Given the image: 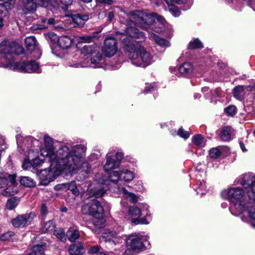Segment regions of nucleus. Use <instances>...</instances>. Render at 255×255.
<instances>
[{"label": "nucleus", "instance_id": "f257e3e1", "mask_svg": "<svg viewBox=\"0 0 255 255\" xmlns=\"http://www.w3.org/2000/svg\"><path fill=\"white\" fill-rule=\"evenodd\" d=\"M45 146L41 150V155L51 163V166L59 169H65L70 172L78 170L81 167L86 147L82 144L67 143L61 146L55 152L53 141L48 135H45Z\"/></svg>", "mask_w": 255, "mask_h": 255}, {"label": "nucleus", "instance_id": "f03ea898", "mask_svg": "<svg viewBox=\"0 0 255 255\" xmlns=\"http://www.w3.org/2000/svg\"><path fill=\"white\" fill-rule=\"evenodd\" d=\"M126 34L122 38V46L128 52V57L131 63L138 67H145L154 61L153 57L147 52L138 41L132 38H144V34L133 26L127 28Z\"/></svg>", "mask_w": 255, "mask_h": 255}, {"label": "nucleus", "instance_id": "7ed1b4c3", "mask_svg": "<svg viewBox=\"0 0 255 255\" xmlns=\"http://www.w3.org/2000/svg\"><path fill=\"white\" fill-rule=\"evenodd\" d=\"M222 195L224 198L230 200V211L233 215L248 216L252 221L255 219V208L250 206L248 191L246 195L240 187L231 188L224 190Z\"/></svg>", "mask_w": 255, "mask_h": 255}, {"label": "nucleus", "instance_id": "20e7f679", "mask_svg": "<svg viewBox=\"0 0 255 255\" xmlns=\"http://www.w3.org/2000/svg\"><path fill=\"white\" fill-rule=\"evenodd\" d=\"M13 48L5 43L0 44L1 61L0 66L18 70L21 72L40 73L41 70L39 64L34 61L26 63L14 62L12 55Z\"/></svg>", "mask_w": 255, "mask_h": 255}, {"label": "nucleus", "instance_id": "39448f33", "mask_svg": "<svg viewBox=\"0 0 255 255\" xmlns=\"http://www.w3.org/2000/svg\"><path fill=\"white\" fill-rule=\"evenodd\" d=\"M131 15L136 23L141 28L147 30L154 22L155 19L163 23L164 18L156 13H147L140 10L131 12Z\"/></svg>", "mask_w": 255, "mask_h": 255}, {"label": "nucleus", "instance_id": "423d86ee", "mask_svg": "<svg viewBox=\"0 0 255 255\" xmlns=\"http://www.w3.org/2000/svg\"><path fill=\"white\" fill-rule=\"evenodd\" d=\"M14 175L4 174L0 175V188H4L5 186L8 185V187L2 192L3 196H9L17 193V190Z\"/></svg>", "mask_w": 255, "mask_h": 255}, {"label": "nucleus", "instance_id": "0eeeda50", "mask_svg": "<svg viewBox=\"0 0 255 255\" xmlns=\"http://www.w3.org/2000/svg\"><path fill=\"white\" fill-rule=\"evenodd\" d=\"M123 237L125 238L123 240L126 241L127 247L134 251L142 249L144 242L148 239V236L139 234H131L128 236L125 235Z\"/></svg>", "mask_w": 255, "mask_h": 255}, {"label": "nucleus", "instance_id": "6e6552de", "mask_svg": "<svg viewBox=\"0 0 255 255\" xmlns=\"http://www.w3.org/2000/svg\"><path fill=\"white\" fill-rule=\"evenodd\" d=\"M129 215L132 218L131 222L135 224H148L151 219L148 212L143 218H140L141 215V211L140 208L136 206H131L128 210Z\"/></svg>", "mask_w": 255, "mask_h": 255}, {"label": "nucleus", "instance_id": "1a4fd4ad", "mask_svg": "<svg viewBox=\"0 0 255 255\" xmlns=\"http://www.w3.org/2000/svg\"><path fill=\"white\" fill-rule=\"evenodd\" d=\"M105 205L102 206L98 200H94L92 203H88L82 207V212L84 214H89L93 216L98 215L102 216L104 214V208Z\"/></svg>", "mask_w": 255, "mask_h": 255}, {"label": "nucleus", "instance_id": "9d476101", "mask_svg": "<svg viewBox=\"0 0 255 255\" xmlns=\"http://www.w3.org/2000/svg\"><path fill=\"white\" fill-rule=\"evenodd\" d=\"M103 58L102 55L100 53L99 50L91 58L90 64H89L88 60H85L83 62L69 63V65L70 67L76 68L86 67L89 66H91L93 67H99L103 60Z\"/></svg>", "mask_w": 255, "mask_h": 255}, {"label": "nucleus", "instance_id": "9b49d317", "mask_svg": "<svg viewBox=\"0 0 255 255\" xmlns=\"http://www.w3.org/2000/svg\"><path fill=\"white\" fill-rule=\"evenodd\" d=\"M53 170L58 171H65V172H69L68 171H66L65 169H59L56 168H54L53 166H51V163L50 162V169H44L43 170H42L39 173L38 176L40 179V184L45 186L48 185L50 182L53 181V180L54 179V177L53 176ZM75 172V171H74V172ZM69 173L70 172H69ZM71 173H73L74 172Z\"/></svg>", "mask_w": 255, "mask_h": 255}, {"label": "nucleus", "instance_id": "f8f14e48", "mask_svg": "<svg viewBox=\"0 0 255 255\" xmlns=\"http://www.w3.org/2000/svg\"><path fill=\"white\" fill-rule=\"evenodd\" d=\"M117 51V43L116 39L111 37L107 38L102 48L104 54L107 57H111L113 56Z\"/></svg>", "mask_w": 255, "mask_h": 255}, {"label": "nucleus", "instance_id": "ddd939ff", "mask_svg": "<svg viewBox=\"0 0 255 255\" xmlns=\"http://www.w3.org/2000/svg\"><path fill=\"white\" fill-rule=\"evenodd\" d=\"M35 216L34 213L32 212L18 215L12 220L11 223L15 228L23 227L29 225Z\"/></svg>", "mask_w": 255, "mask_h": 255}, {"label": "nucleus", "instance_id": "4468645a", "mask_svg": "<svg viewBox=\"0 0 255 255\" xmlns=\"http://www.w3.org/2000/svg\"><path fill=\"white\" fill-rule=\"evenodd\" d=\"M241 184L243 187L251 186V191L250 192V197L255 196V175L251 173L244 174L241 181Z\"/></svg>", "mask_w": 255, "mask_h": 255}, {"label": "nucleus", "instance_id": "2eb2a0df", "mask_svg": "<svg viewBox=\"0 0 255 255\" xmlns=\"http://www.w3.org/2000/svg\"><path fill=\"white\" fill-rule=\"evenodd\" d=\"M115 192H117L119 194H123L124 197L128 200L131 203H134L137 201L138 198L135 194L128 192L126 188L120 185H118L117 188L114 190Z\"/></svg>", "mask_w": 255, "mask_h": 255}, {"label": "nucleus", "instance_id": "dca6fc26", "mask_svg": "<svg viewBox=\"0 0 255 255\" xmlns=\"http://www.w3.org/2000/svg\"><path fill=\"white\" fill-rule=\"evenodd\" d=\"M123 238L116 232L109 230L105 231L102 235V238L105 239L106 242L112 241L115 243L121 242Z\"/></svg>", "mask_w": 255, "mask_h": 255}, {"label": "nucleus", "instance_id": "f3484780", "mask_svg": "<svg viewBox=\"0 0 255 255\" xmlns=\"http://www.w3.org/2000/svg\"><path fill=\"white\" fill-rule=\"evenodd\" d=\"M69 16L71 17V21L75 24L74 26L83 25L89 19L88 15H81L75 12L72 13Z\"/></svg>", "mask_w": 255, "mask_h": 255}, {"label": "nucleus", "instance_id": "a211bd4d", "mask_svg": "<svg viewBox=\"0 0 255 255\" xmlns=\"http://www.w3.org/2000/svg\"><path fill=\"white\" fill-rule=\"evenodd\" d=\"M107 161L104 166V169L106 171L115 169L119 166V161H116L112 157L110 153L106 155Z\"/></svg>", "mask_w": 255, "mask_h": 255}, {"label": "nucleus", "instance_id": "6ab92c4d", "mask_svg": "<svg viewBox=\"0 0 255 255\" xmlns=\"http://www.w3.org/2000/svg\"><path fill=\"white\" fill-rule=\"evenodd\" d=\"M84 251L83 245L81 242L71 245L69 249V252L71 255H80Z\"/></svg>", "mask_w": 255, "mask_h": 255}, {"label": "nucleus", "instance_id": "aec40b11", "mask_svg": "<svg viewBox=\"0 0 255 255\" xmlns=\"http://www.w3.org/2000/svg\"><path fill=\"white\" fill-rule=\"evenodd\" d=\"M72 43V40L69 36H62L58 40V44L60 47L63 49L70 47Z\"/></svg>", "mask_w": 255, "mask_h": 255}, {"label": "nucleus", "instance_id": "412c9836", "mask_svg": "<svg viewBox=\"0 0 255 255\" xmlns=\"http://www.w3.org/2000/svg\"><path fill=\"white\" fill-rule=\"evenodd\" d=\"M150 38L153 39L158 45L162 47H166L170 46L169 42L164 38H160L155 34L150 33Z\"/></svg>", "mask_w": 255, "mask_h": 255}, {"label": "nucleus", "instance_id": "4be33fe9", "mask_svg": "<svg viewBox=\"0 0 255 255\" xmlns=\"http://www.w3.org/2000/svg\"><path fill=\"white\" fill-rule=\"evenodd\" d=\"M99 50V47L95 44H93V45H85L83 47L81 53L85 56L89 54L93 56Z\"/></svg>", "mask_w": 255, "mask_h": 255}, {"label": "nucleus", "instance_id": "5701e85b", "mask_svg": "<svg viewBox=\"0 0 255 255\" xmlns=\"http://www.w3.org/2000/svg\"><path fill=\"white\" fill-rule=\"evenodd\" d=\"M66 235L69 240L71 242L75 241L80 237L79 231L72 227L69 229L67 232Z\"/></svg>", "mask_w": 255, "mask_h": 255}, {"label": "nucleus", "instance_id": "b1692460", "mask_svg": "<svg viewBox=\"0 0 255 255\" xmlns=\"http://www.w3.org/2000/svg\"><path fill=\"white\" fill-rule=\"evenodd\" d=\"M193 143L198 146L202 148L205 146L206 144V140L204 137L201 134H197L193 136L192 138Z\"/></svg>", "mask_w": 255, "mask_h": 255}, {"label": "nucleus", "instance_id": "393cba45", "mask_svg": "<svg viewBox=\"0 0 255 255\" xmlns=\"http://www.w3.org/2000/svg\"><path fill=\"white\" fill-rule=\"evenodd\" d=\"M98 215L96 216H94L92 219V223L94 226L97 228H102L104 226L105 220L103 218V215L100 216Z\"/></svg>", "mask_w": 255, "mask_h": 255}, {"label": "nucleus", "instance_id": "a878e982", "mask_svg": "<svg viewBox=\"0 0 255 255\" xmlns=\"http://www.w3.org/2000/svg\"><path fill=\"white\" fill-rule=\"evenodd\" d=\"M121 175L122 178L126 182H129L134 177V173L127 169L121 170Z\"/></svg>", "mask_w": 255, "mask_h": 255}, {"label": "nucleus", "instance_id": "bb28decb", "mask_svg": "<svg viewBox=\"0 0 255 255\" xmlns=\"http://www.w3.org/2000/svg\"><path fill=\"white\" fill-rule=\"evenodd\" d=\"M193 67L190 63H184L179 68V71L182 74H188L192 72Z\"/></svg>", "mask_w": 255, "mask_h": 255}, {"label": "nucleus", "instance_id": "cd10ccee", "mask_svg": "<svg viewBox=\"0 0 255 255\" xmlns=\"http://www.w3.org/2000/svg\"><path fill=\"white\" fill-rule=\"evenodd\" d=\"M244 90L243 86L239 85L235 87L233 90L234 97L239 100H242L243 99V93Z\"/></svg>", "mask_w": 255, "mask_h": 255}, {"label": "nucleus", "instance_id": "c85d7f7f", "mask_svg": "<svg viewBox=\"0 0 255 255\" xmlns=\"http://www.w3.org/2000/svg\"><path fill=\"white\" fill-rule=\"evenodd\" d=\"M231 128L229 127H225L220 134V138L224 141H228L231 138Z\"/></svg>", "mask_w": 255, "mask_h": 255}, {"label": "nucleus", "instance_id": "c756f323", "mask_svg": "<svg viewBox=\"0 0 255 255\" xmlns=\"http://www.w3.org/2000/svg\"><path fill=\"white\" fill-rule=\"evenodd\" d=\"M55 224L52 221H49L44 223L41 228V231L43 233L54 232Z\"/></svg>", "mask_w": 255, "mask_h": 255}, {"label": "nucleus", "instance_id": "7c9ffc66", "mask_svg": "<svg viewBox=\"0 0 255 255\" xmlns=\"http://www.w3.org/2000/svg\"><path fill=\"white\" fill-rule=\"evenodd\" d=\"M36 40L34 36L27 37L25 39V44L27 48L29 50H33L36 46Z\"/></svg>", "mask_w": 255, "mask_h": 255}, {"label": "nucleus", "instance_id": "2f4dec72", "mask_svg": "<svg viewBox=\"0 0 255 255\" xmlns=\"http://www.w3.org/2000/svg\"><path fill=\"white\" fill-rule=\"evenodd\" d=\"M20 183L21 185L28 187H34L35 185L34 180L30 177L27 176L21 177L20 180Z\"/></svg>", "mask_w": 255, "mask_h": 255}, {"label": "nucleus", "instance_id": "473e14b6", "mask_svg": "<svg viewBox=\"0 0 255 255\" xmlns=\"http://www.w3.org/2000/svg\"><path fill=\"white\" fill-rule=\"evenodd\" d=\"M48 2L50 3L54 7H56L58 5L59 3H61L62 4L67 6L68 5H70L72 2L73 0H47Z\"/></svg>", "mask_w": 255, "mask_h": 255}, {"label": "nucleus", "instance_id": "72a5a7b5", "mask_svg": "<svg viewBox=\"0 0 255 255\" xmlns=\"http://www.w3.org/2000/svg\"><path fill=\"white\" fill-rule=\"evenodd\" d=\"M109 178L110 180L114 183H117L122 178L121 170L120 172L114 171L110 173Z\"/></svg>", "mask_w": 255, "mask_h": 255}, {"label": "nucleus", "instance_id": "f704fd0d", "mask_svg": "<svg viewBox=\"0 0 255 255\" xmlns=\"http://www.w3.org/2000/svg\"><path fill=\"white\" fill-rule=\"evenodd\" d=\"M97 39V38L94 34L81 36L79 37V39L80 40L79 42L90 43L94 42Z\"/></svg>", "mask_w": 255, "mask_h": 255}, {"label": "nucleus", "instance_id": "c9c22d12", "mask_svg": "<svg viewBox=\"0 0 255 255\" xmlns=\"http://www.w3.org/2000/svg\"><path fill=\"white\" fill-rule=\"evenodd\" d=\"M166 3L169 6V11L175 17L178 16L180 15V11L179 9L175 5L170 4L167 0H164Z\"/></svg>", "mask_w": 255, "mask_h": 255}, {"label": "nucleus", "instance_id": "e433bc0d", "mask_svg": "<svg viewBox=\"0 0 255 255\" xmlns=\"http://www.w3.org/2000/svg\"><path fill=\"white\" fill-rule=\"evenodd\" d=\"M53 232L54 235L62 242H65L66 240L65 234L63 229H57L54 230Z\"/></svg>", "mask_w": 255, "mask_h": 255}, {"label": "nucleus", "instance_id": "4c0bfd02", "mask_svg": "<svg viewBox=\"0 0 255 255\" xmlns=\"http://www.w3.org/2000/svg\"><path fill=\"white\" fill-rule=\"evenodd\" d=\"M18 199L15 197L8 199L6 203V207L9 210L13 209L18 204Z\"/></svg>", "mask_w": 255, "mask_h": 255}, {"label": "nucleus", "instance_id": "58836bf2", "mask_svg": "<svg viewBox=\"0 0 255 255\" xmlns=\"http://www.w3.org/2000/svg\"><path fill=\"white\" fill-rule=\"evenodd\" d=\"M202 47H203L202 44L198 39H195L191 41L188 45L189 49H197Z\"/></svg>", "mask_w": 255, "mask_h": 255}, {"label": "nucleus", "instance_id": "ea45409f", "mask_svg": "<svg viewBox=\"0 0 255 255\" xmlns=\"http://www.w3.org/2000/svg\"><path fill=\"white\" fill-rule=\"evenodd\" d=\"M221 148L218 147L211 149L209 154L211 158L216 159L221 155Z\"/></svg>", "mask_w": 255, "mask_h": 255}, {"label": "nucleus", "instance_id": "a19ab883", "mask_svg": "<svg viewBox=\"0 0 255 255\" xmlns=\"http://www.w3.org/2000/svg\"><path fill=\"white\" fill-rule=\"evenodd\" d=\"M106 192V190L104 188H99L93 190L91 194L93 196L99 198L103 196Z\"/></svg>", "mask_w": 255, "mask_h": 255}, {"label": "nucleus", "instance_id": "79ce46f5", "mask_svg": "<svg viewBox=\"0 0 255 255\" xmlns=\"http://www.w3.org/2000/svg\"><path fill=\"white\" fill-rule=\"evenodd\" d=\"M224 111L228 115L233 117L237 113V108L234 105H230L226 108Z\"/></svg>", "mask_w": 255, "mask_h": 255}, {"label": "nucleus", "instance_id": "37998d69", "mask_svg": "<svg viewBox=\"0 0 255 255\" xmlns=\"http://www.w3.org/2000/svg\"><path fill=\"white\" fill-rule=\"evenodd\" d=\"M14 233L12 232H7L1 235L0 239L2 241H10L12 240V237Z\"/></svg>", "mask_w": 255, "mask_h": 255}, {"label": "nucleus", "instance_id": "c03bdc74", "mask_svg": "<svg viewBox=\"0 0 255 255\" xmlns=\"http://www.w3.org/2000/svg\"><path fill=\"white\" fill-rule=\"evenodd\" d=\"M196 191L197 194H200L201 195H203L205 194L206 185L205 181H202L200 182V184Z\"/></svg>", "mask_w": 255, "mask_h": 255}, {"label": "nucleus", "instance_id": "a18cd8bd", "mask_svg": "<svg viewBox=\"0 0 255 255\" xmlns=\"http://www.w3.org/2000/svg\"><path fill=\"white\" fill-rule=\"evenodd\" d=\"M68 188L69 190H71L74 195H78L79 194L78 190L74 182L69 183L68 185Z\"/></svg>", "mask_w": 255, "mask_h": 255}, {"label": "nucleus", "instance_id": "49530a36", "mask_svg": "<svg viewBox=\"0 0 255 255\" xmlns=\"http://www.w3.org/2000/svg\"><path fill=\"white\" fill-rule=\"evenodd\" d=\"M177 134L184 139L188 138L190 136V133L187 131L184 130V129L182 128H180L178 131Z\"/></svg>", "mask_w": 255, "mask_h": 255}, {"label": "nucleus", "instance_id": "de8ad7c7", "mask_svg": "<svg viewBox=\"0 0 255 255\" xmlns=\"http://www.w3.org/2000/svg\"><path fill=\"white\" fill-rule=\"evenodd\" d=\"M246 189H248V196L250 200V206H252L255 208V206L253 205L255 203V197H250V192L251 191V188L250 186L248 187H244Z\"/></svg>", "mask_w": 255, "mask_h": 255}, {"label": "nucleus", "instance_id": "09e8293b", "mask_svg": "<svg viewBox=\"0 0 255 255\" xmlns=\"http://www.w3.org/2000/svg\"><path fill=\"white\" fill-rule=\"evenodd\" d=\"M31 163L32 166L35 167L40 166L43 163V161L42 160L40 159L39 157H36L35 158L32 160Z\"/></svg>", "mask_w": 255, "mask_h": 255}, {"label": "nucleus", "instance_id": "8fccbe9b", "mask_svg": "<svg viewBox=\"0 0 255 255\" xmlns=\"http://www.w3.org/2000/svg\"><path fill=\"white\" fill-rule=\"evenodd\" d=\"M31 166H32L31 161H30L28 159L24 160V161L22 164V167L23 168V169L29 170L30 169Z\"/></svg>", "mask_w": 255, "mask_h": 255}, {"label": "nucleus", "instance_id": "3c124183", "mask_svg": "<svg viewBox=\"0 0 255 255\" xmlns=\"http://www.w3.org/2000/svg\"><path fill=\"white\" fill-rule=\"evenodd\" d=\"M82 168H83V171L85 172L86 174H88L90 172L91 167L89 163L84 162L82 163Z\"/></svg>", "mask_w": 255, "mask_h": 255}, {"label": "nucleus", "instance_id": "603ef678", "mask_svg": "<svg viewBox=\"0 0 255 255\" xmlns=\"http://www.w3.org/2000/svg\"><path fill=\"white\" fill-rule=\"evenodd\" d=\"M0 1H3L5 6L7 5L9 9L11 8L13 6L15 2L14 0H0Z\"/></svg>", "mask_w": 255, "mask_h": 255}, {"label": "nucleus", "instance_id": "864d4df0", "mask_svg": "<svg viewBox=\"0 0 255 255\" xmlns=\"http://www.w3.org/2000/svg\"><path fill=\"white\" fill-rule=\"evenodd\" d=\"M47 207L45 204H42L40 208V214L42 216H44L47 213Z\"/></svg>", "mask_w": 255, "mask_h": 255}, {"label": "nucleus", "instance_id": "5fc2aeb1", "mask_svg": "<svg viewBox=\"0 0 255 255\" xmlns=\"http://www.w3.org/2000/svg\"><path fill=\"white\" fill-rule=\"evenodd\" d=\"M156 87L154 86L153 84H148L145 88V92H150L156 89Z\"/></svg>", "mask_w": 255, "mask_h": 255}, {"label": "nucleus", "instance_id": "6e6d98bb", "mask_svg": "<svg viewBox=\"0 0 255 255\" xmlns=\"http://www.w3.org/2000/svg\"><path fill=\"white\" fill-rule=\"evenodd\" d=\"M96 2L99 4H106L110 5L113 3L112 0H95Z\"/></svg>", "mask_w": 255, "mask_h": 255}, {"label": "nucleus", "instance_id": "4d7b16f0", "mask_svg": "<svg viewBox=\"0 0 255 255\" xmlns=\"http://www.w3.org/2000/svg\"><path fill=\"white\" fill-rule=\"evenodd\" d=\"M49 38L53 41L54 42H57L59 37H58L57 35H56L54 33H51L49 35Z\"/></svg>", "mask_w": 255, "mask_h": 255}, {"label": "nucleus", "instance_id": "13d9d810", "mask_svg": "<svg viewBox=\"0 0 255 255\" xmlns=\"http://www.w3.org/2000/svg\"><path fill=\"white\" fill-rule=\"evenodd\" d=\"M246 89L248 91L252 92L253 94L255 96V84L253 86H247Z\"/></svg>", "mask_w": 255, "mask_h": 255}, {"label": "nucleus", "instance_id": "bf43d9fd", "mask_svg": "<svg viewBox=\"0 0 255 255\" xmlns=\"http://www.w3.org/2000/svg\"><path fill=\"white\" fill-rule=\"evenodd\" d=\"M100 249L98 246H94L90 249V252L92 253L96 254L99 253Z\"/></svg>", "mask_w": 255, "mask_h": 255}, {"label": "nucleus", "instance_id": "052dcab7", "mask_svg": "<svg viewBox=\"0 0 255 255\" xmlns=\"http://www.w3.org/2000/svg\"><path fill=\"white\" fill-rule=\"evenodd\" d=\"M123 156V154L121 152H118L116 154V158L117 160L116 161H119V164L120 163V161L121 159H122Z\"/></svg>", "mask_w": 255, "mask_h": 255}, {"label": "nucleus", "instance_id": "680f3d73", "mask_svg": "<svg viewBox=\"0 0 255 255\" xmlns=\"http://www.w3.org/2000/svg\"><path fill=\"white\" fill-rule=\"evenodd\" d=\"M3 26V16L2 13L0 11V28H1Z\"/></svg>", "mask_w": 255, "mask_h": 255}, {"label": "nucleus", "instance_id": "e2e57ef3", "mask_svg": "<svg viewBox=\"0 0 255 255\" xmlns=\"http://www.w3.org/2000/svg\"><path fill=\"white\" fill-rule=\"evenodd\" d=\"M114 17V13L113 11H110L108 14V18L110 21H112Z\"/></svg>", "mask_w": 255, "mask_h": 255}, {"label": "nucleus", "instance_id": "0e129e2a", "mask_svg": "<svg viewBox=\"0 0 255 255\" xmlns=\"http://www.w3.org/2000/svg\"><path fill=\"white\" fill-rule=\"evenodd\" d=\"M240 146L242 151L244 152L247 151V149L245 148V146L244 143L242 141L240 142Z\"/></svg>", "mask_w": 255, "mask_h": 255}, {"label": "nucleus", "instance_id": "69168bd1", "mask_svg": "<svg viewBox=\"0 0 255 255\" xmlns=\"http://www.w3.org/2000/svg\"><path fill=\"white\" fill-rule=\"evenodd\" d=\"M47 20H44L43 21L46 22ZM47 23L48 24L50 25L53 24L54 23V19L53 18H49L47 20Z\"/></svg>", "mask_w": 255, "mask_h": 255}, {"label": "nucleus", "instance_id": "338daca9", "mask_svg": "<svg viewBox=\"0 0 255 255\" xmlns=\"http://www.w3.org/2000/svg\"><path fill=\"white\" fill-rule=\"evenodd\" d=\"M79 1H82L84 3H89L92 1V0H78Z\"/></svg>", "mask_w": 255, "mask_h": 255}, {"label": "nucleus", "instance_id": "774afa93", "mask_svg": "<svg viewBox=\"0 0 255 255\" xmlns=\"http://www.w3.org/2000/svg\"><path fill=\"white\" fill-rule=\"evenodd\" d=\"M251 225L253 227L255 228V219H254L253 221H251Z\"/></svg>", "mask_w": 255, "mask_h": 255}]
</instances>
